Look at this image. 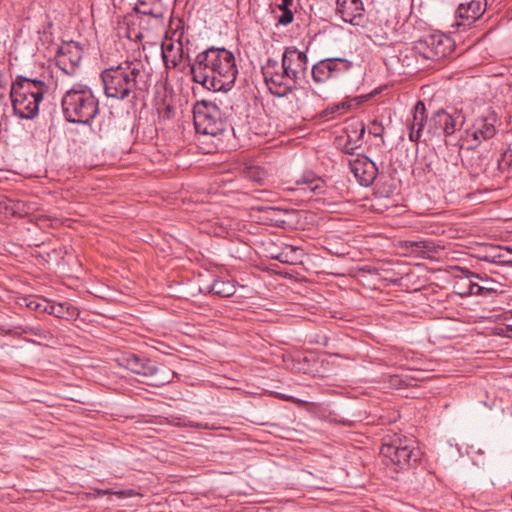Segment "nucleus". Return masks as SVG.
<instances>
[{"label":"nucleus","mask_w":512,"mask_h":512,"mask_svg":"<svg viewBox=\"0 0 512 512\" xmlns=\"http://www.w3.org/2000/svg\"><path fill=\"white\" fill-rule=\"evenodd\" d=\"M169 423L178 427L207 428L206 424L189 420L186 416H170Z\"/></svg>","instance_id":"obj_32"},{"label":"nucleus","mask_w":512,"mask_h":512,"mask_svg":"<svg viewBox=\"0 0 512 512\" xmlns=\"http://www.w3.org/2000/svg\"><path fill=\"white\" fill-rule=\"evenodd\" d=\"M293 0H282L278 5L279 10H291L290 6L292 5Z\"/></svg>","instance_id":"obj_38"},{"label":"nucleus","mask_w":512,"mask_h":512,"mask_svg":"<svg viewBox=\"0 0 512 512\" xmlns=\"http://www.w3.org/2000/svg\"><path fill=\"white\" fill-rule=\"evenodd\" d=\"M337 13L344 22L360 25L364 17V7L361 0H337Z\"/></svg>","instance_id":"obj_14"},{"label":"nucleus","mask_w":512,"mask_h":512,"mask_svg":"<svg viewBox=\"0 0 512 512\" xmlns=\"http://www.w3.org/2000/svg\"><path fill=\"white\" fill-rule=\"evenodd\" d=\"M302 256V250L293 245H287L284 247L283 251L273 256L272 258L280 261L281 263L295 264L298 262L300 257Z\"/></svg>","instance_id":"obj_26"},{"label":"nucleus","mask_w":512,"mask_h":512,"mask_svg":"<svg viewBox=\"0 0 512 512\" xmlns=\"http://www.w3.org/2000/svg\"><path fill=\"white\" fill-rule=\"evenodd\" d=\"M354 147L351 145L350 140L344 145V152L353 155Z\"/></svg>","instance_id":"obj_40"},{"label":"nucleus","mask_w":512,"mask_h":512,"mask_svg":"<svg viewBox=\"0 0 512 512\" xmlns=\"http://www.w3.org/2000/svg\"><path fill=\"white\" fill-rule=\"evenodd\" d=\"M495 123L496 114L494 112H490L487 116L477 118L473 125L477 130H479V134L482 139L489 140L496 134Z\"/></svg>","instance_id":"obj_21"},{"label":"nucleus","mask_w":512,"mask_h":512,"mask_svg":"<svg viewBox=\"0 0 512 512\" xmlns=\"http://www.w3.org/2000/svg\"><path fill=\"white\" fill-rule=\"evenodd\" d=\"M500 335L512 338V325H506L505 328L501 329Z\"/></svg>","instance_id":"obj_39"},{"label":"nucleus","mask_w":512,"mask_h":512,"mask_svg":"<svg viewBox=\"0 0 512 512\" xmlns=\"http://www.w3.org/2000/svg\"><path fill=\"white\" fill-rule=\"evenodd\" d=\"M244 174L248 180L260 185L264 184L268 177L266 170L260 166H249Z\"/></svg>","instance_id":"obj_29"},{"label":"nucleus","mask_w":512,"mask_h":512,"mask_svg":"<svg viewBox=\"0 0 512 512\" xmlns=\"http://www.w3.org/2000/svg\"><path fill=\"white\" fill-rule=\"evenodd\" d=\"M190 69L196 83L214 92L230 91L238 75L234 53L225 47L211 46L199 52Z\"/></svg>","instance_id":"obj_1"},{"label":"nucleus","mask_w":512,"mask_h":512,"mask_svg":"<svg viewBox=\"0 0 512 512\" xmlns=\"http://www.w3.org/2000/svg\"><path fill=\"white\" fill-rule=\"evenodd\" d=\"M282 15L277 20V25L286 26L293 22L294 15L291 10H281Z\"/></svg>","instance_id":"obj_35"},{"label":"nucleus","mask_w":512,"mask_h":512,"mask_svg":"<svg viewBox=\"0 0 512 512\" xmlns=\"http://www.w3.org/2000/svg\"><path fill=\"white\" fill-rule=\"evenodd\" d=\"M464 123V116L461 112L448 113L439 109L433 113L428 121L427 133L431 136H451L458 126Z\"/></svg>","instance_id":"obj_10"},{"label":"nucleus","mask_w":512,"mask_h":512,"mask_svg":"<svg viewBox=\"0 0 512 512\" xmlns=\"http://www.w3.org/2000/svg\"><path fill=\"white\" fill-rule=\"evenodd\" d=\"M121 365L131 372L145 377L154 376L158 373V367L152 364L151 360L134 353H129L121 358Z\"/></svg>","instance_id":"obj_13"},{"label":"nucleus","mask_w":512,"mask_h":512,"mask_svg":"<svg viewBox=\"0 0 512 512\" xmlns=\"http://www.w3.org/2000/svg\"><path fill=\"white\" fill-rule=\"evenodd\" d=\"M142 37H143L142 33L137 32V33H135L134 39H135V40H141V39H142Z\"/></svg>","instance_id":"obj_43"},{"label":"nucleus","mask_w":512,"mask_h":512,"mask_svg":"<svg viewBox=\"0 0 512 512\" xmlns=\"http://www.w3.org/2000/svg\"><path fill=\"white\" fill-rule=\"evenodd\" d=\"M353 68V62L340 57L324 58L311 68V76L315 84H325L337 80Z\"/></svg>","instance_id":"obj_9"},{"label":"nucleus","mask_w":512,"mask_h":512,"mask_svg":"<svg viewBox=\"0 0 512 512\" xmlns=\"http://www.w3.org/2000/svg\"><path fill=\"white\" fill-rule=\"evenodd\" d=\"M138 15L149 16L156 23H162L166 7L162 0H138L133 8Z\"/></svg>","instance_id":"obj_15"},{"label":"nucleus","mask_w":512,"mask_h":512,"mask_svg":"<svg viewBox=\"0 0 512 512\" xmlns=\"http://www.w3.org/2000/svg\"><path fill=\"white\" fill-rule=\"evenodd\" d=\"M425 104L418 101L413 109L412 122L409 124V140L417 143L421 138V133L425 127Z\"/></svg>","instance_id":"obj_19"},{"label":"nucleus","mask_w":512,"mask_h":512,"mask_svg":"<svg viewBox=\"0 0 512 512\" xmlns=\"http://www.w3.org/2000/svg\"><path fill=\"white\" fill-rule=\"evenodd\" d=\"M10 84L5 73L0 71V106H6L8 103Z\"/></svg>","instance_id":"obj_33"},{"label":"nucleus","mask_w":512,"mask_h":512,"mask_svg":"<svg viewBox=\"0 0 512 512\" xmlns=\"http://www.w3.org/2000/svg\"><path fill=\"white\" fill-rule=\"evenodd\" d=\"M485 5L481 0H471L467 3L459 4L457 16L461 19L459 26H469L474 23L484 12Z\"/></svg>","instance_id":"obj_16"},{"label":"nucleus","mask_w":512,"mask_h":512,"mask_svg":"<svg viewBox=\"0 0 512 512\" xmlns=\"http://www.w3.org/2000/svg\"><path fill=\"white\" fill-rule=\"evenodd\" d=\"M47 91L48 85L44 81L17 75L10 84L9 92L14 114L26 120L36 118Z\"/></svg>","instance_id":"obj_4"},{"label":"nucleus","mask_w":512,"mask_h":512,"mask_svg":"<svg viewBox=\"0 0 512 512\" xmlns=\"http://www.w3.org/2000/svg\"><path fill=\"white\" fill-rule=\"evenodd\" d=\"M364 132H365V128H364V126H362L361 132H360V137L363 136Z\"/></svg>","instance_id":"obj_44"},{"label":"nucleus","mask_w":512,"mask_h":512,"mask_svg":"<svg viewBox=\"0 0 512 512\" xmlns=\"http://www.w3.org/2000/svg\"><path fill=\"white\" fill-rule=\"evenodd\" d=\"M508 254H512V248L495 246L491 247L483 255L479 257L482 262L496 264L499 266H512V259L508 258Z\"/></svg>","instance_id":"obj_20"},{"label":"nucleus","mask_w":512,"mask_h":512,"mask_svg":"<svg viewBox=\"0 0 512 512\" xmlns=\"http://www.w3.org/2000/svg\"><path fill=\"white\" fill-rule=\"evenodd\" d=\"M24 304L31 310L47 313L49 301L45 298L29 296L23 299Z\"/></svg>","instance_id":"obj_31"},{"label":"nucleus","mask_w":512,"mask_h":512,"mask_svg":"<svg viewBox=\"0 0 512 512\" xmlns=\"http://www.w3.org/2000/svg\"><path fill=\"white\" fill-rule=\"evenodd\" d=\"M353 100H344L328 106L326 109L321 111L320 117L328 119L330 116L335 114H343L348 111L352 106Z\"/></svg>","instance_id":"obj_28"},{"label":"nucleus","mask_w":512,"mask_h":512,"mask_svg":"<svg viewBox=\"0 0 512 512\" xmlns=\"http://www.w3.org/2000/svg\"><path fill=\"white\" fill-rule=\"evenodd\" d=\"M19 203L6 196H0V216L10 217L19 213Z\"/></svg>","instance_id":"obj_30"},{"label":"nucleus","mask_w":512,"mask_h":512,"mask_svg":"<svg viewBox=\"0 0 512 512\" xmlns=\"http://www.w3.org/2000/svg\"><path fill=\"white\" fill-rule=\"evenodd\" d=\"M209 291L214 295L226 298L234 295L236 286L230 280L217 279L211 284Z\"/></svg>","instance_id":"obj_24"},{"label":"nucleus","mask_w":512,"mask_h":512,"mask_svg":"<svg viewBox=\"0 0 512 512\" xmlns=\"http://www.w3.org/2000/svg\"><path fill=\"white\" fill-rule=\"evenodd\" d=\"M370 134H372L375 137H383L384 132V126L381 122H378L377 120L372 121L371 127L369 130Z\"/></svg>","instance_id":"obj_36"},{"label":"nucleus","mask_w":512,"mask_h":512,"mask_svg":"<svg viewBox=\"0 0 512 512\" xmlns=\"http://www.w3.org/2000/svg\"><path fill=\"white\" fill-rule=\"evenodd\" d=\"M380 454L385 464L394 466L397 471L415 466L421 457V452L415 446V442L406 437L385 439L381 446Z\"/></svg>","instance_id":"obj_7"},{"label":"nucleus","mask_w":512,"mask_h":512,"mask_svg":"<svg viewBox=\"0 0 512 512\" xmlns=\"http://www.w3.org/2000/svg\"><path fill=\"white\" fill-rule=\"evenodd\" d=\"M161 56L167 69L176 68L183 58V43L165 38L161 45Z\"/></svg>","instance_id":"obj_17"},{"label":"nucleus","mask_w":512,"mask_h":512,"mask_svg":"<svg viewBox=\"0 0 512 512\" xmlns=\"http://www.w3.org/2000/svg\"><path fill=\"white\" fill-rule=\"evenodd\" d=\"M505 318L511 319L512 318V309L505 312Z\"/></svg>","instance_id":"obj_42"},{"label":"nucleus","mask_w":512,"mask_h":512,"mask_svg":"<svg viewBox=\"0 0 512 512\" xmlns=\"http://www.w3.org/2000/svg\"><path fill=\"white\" fill-rule=\"evenodd\" d=\"M184 36V23L181 19H171L166 38L168 41L182 42Z\"/></svg>","instance_id":"obj_27"},{"label":"nucleus","mask_w":512,"mask_h":512,"mask_svg":"<svg viewBox=\"0 0 512 512\" xmlns=\"http://www.w3.org/2000/svg\"><path fill=\"white\" fill-rule=\"evenodd\" d=\"M83 51L78 43H64L58 49L56 56L57 66L67 75H74L80 65Z\"/></svg>","instance_id":"obj_12"},{"label":"nucleus","mask_w":512,"mask_h":512,"mask_svg":"<svg viewBox=\"0 0 512 512\" xmlns=\"http://www.w3.org/2000/svg\"><path fill=\"white\" fill-rule=\"evenodd\" d=\"M296 185V191H302L305 194H309V196L324 194L326 190L325 181L313 173H306L301 176V178L296 181Z\"/></svg>","instance_id":"obj_18"},{"label":"nucleus","mask_w":512,"mask_h":512,"mask_svg":"<svg viewBox=\"0 0 512 512\" xmlns=\"http://www.w3.org/2000/svg\"><path fill=\"white\" fill-rule=\"evenodd\" d=\"M193 119L196 132L203 135L215 137L222 134L227 127L220 108L205 100L195 104Z\"/></svg>","instance_id":"obj_8"},{"label":"nucleus","mask_w":512,"mask_h":512,"mask_svg":"<svg viewBox=\"0 0 512 512\" xmlns=\"http://www.w3.org/2000/svg\"><path fill=\"white\" fill-rule=\"evenodd\" d=\"M406 246L411 248L413 252L422 254L429 253L433 250L432 242L428 240L408 241Z\"/></svg>","instance_id":"obj_34"},{"label":"nucleus","mask_w":512,"mask_h":512,"mask_svg":"<svg viewBox=\"0 0 512 512\" xmlns=\"http://www.w3.org/2000/svg\"><path fill=\"white\" fill-rule=\"evenodd\" d=\"M350 171L363 187L371 186L378 175V167L366 155L358 154L348 160Z\"/></svg>","instance_id":"obj_11"},{"label":"nucleus","mask_w":512,"mask_h":512,"mask_svg":"<svg viewBox=\"0 0 512 512\" xmlns=\"http://www.w3.org/2000/svg\"><path fill=\"white\" fill-rule=\"evenodd\" d=\"M47 313L58 318H67L76 315L77 309L68 303H54L49 301Z\"/></svg>","instance_id":"obj_25"},{"label":"nucleus","mask_w":512,"mask_h":512,"mask_svg":"<svg viewBox=\"0 0 512 512\" xmlns=\"http://www.w3.org/2000/svg\"><path fill=\"white\" fill-rule=\"evenodd\" d=\"M61 107L66 121L91 125L99 114V100L92 89L84 84H74L62 96Z\"/></svg>","instance_id":"obj_5"},{"label":"nucleus","mask_w":512,"mask_h":512,"mask_svg":"<svg viewBox=\"0 0 512 512\" xmlns=\"http://www.w3.org/2000/svg\"><path fill=\"white\" fill-rule=\"evenodd\" d=\"M150 72L141 60H127L102 71L104 94L108 98L125 100L137 98L139 92L148 90Z\"/></svg>","instance_id":"obj_3"},{"label":"nucleus","mask_w":512,"mask_h":512,"mask_svg":"<svg viewBox=\"0 0 512 512\" xmlns=\"http://www.w3.org/2000/svg\"><path fill=\"white\" fill-rule=\"evenodd\" d=\"M23 333H25V334H31V335L39 336V337H41V336H42V330H41V329H39V328H32V327H30V328H25V329L23 330Z\"/></svg>","instance_id":"obj_37"},{"label":"nucleus","mask_w":512,"mask_h":512,"mask_svg":"<svg viewBox=\"0 0 512 512\" xmlns=\"http://www.w3.org/2000/svg\"><path fill=\"white\" fill-rule=\"evenodd\" d=\"M478 279L481 281H484L486 285H479L474 282L469 283L468 292L471 295H478V296H486L490 295L492 293H495L497 289L494 287L496 282L494 280L483 278L479 275H476Z\"/></svg>","instance_id":"obj_23"},{"label":"nucleus","mask_w":512,"mask_h":512,"mask_svg":"<svg viewBox=\"0 0 512 512\" xmlns=\"http://www.w3.org/2000/svg\"><path fill=\"white\" fill-rule=\"evenodd\" d=\"M307 67L308 58L305 52L296 47H286L281 65L277 60L268 58L261 70L270 93L276 97H286L305 77Z\"/></svg>","instance_id":"obj_2"},{"label":"nucleus","mask_w":512,"mask_h":512,"mask_svg":"<svg viewBox=\"0 0 512 512\" xmlns=\"http://www.w3.org/2000/svg\"><path fill=\"white\" fill-rule=\"evenodd\" d=\"M455 48L452 38L443 33H434L423 37L415 42L414 46L407 50L405 55L401 54L403 65L411 67L410 58H415L418 65L413 69L428 67L427 61H440L449 56Z\"/></svg>","instance_id":"obj_6"},{"label":"nucleus","mask_w":512,"mask_h":512,"mask_svg":"<svg viewBox=\"0 0 512 512\" xmlns=\"http://www.w3.org/2000/svg\"><path fill=\"white\" fill-rule=\"evenodd\" d=\"M482 141L485 140L482 139L481 135L479 134V130H477L474 125H472V127L467 128L461 136L460 147L466 148L467 150H474L482 143Z\"/></svg>","instance_id":"obj_22"},{"label":"nucleus","mask_w":512,"mask_h":512,"mask_svg":"<svg viewBox=\"0 0 512 512\" xmlns=\"http://www.w3.org/2000/svg\"><path fill=\"white\" fill-rule=\"evenodd\" d=\"M284 399H286V400H288V401H291V402H293V403H299V402H301L299 399H296V398H295V397H293V396H286V397H284Z\"/></svg>","instance_id":"obj_41"}]
</instances>
